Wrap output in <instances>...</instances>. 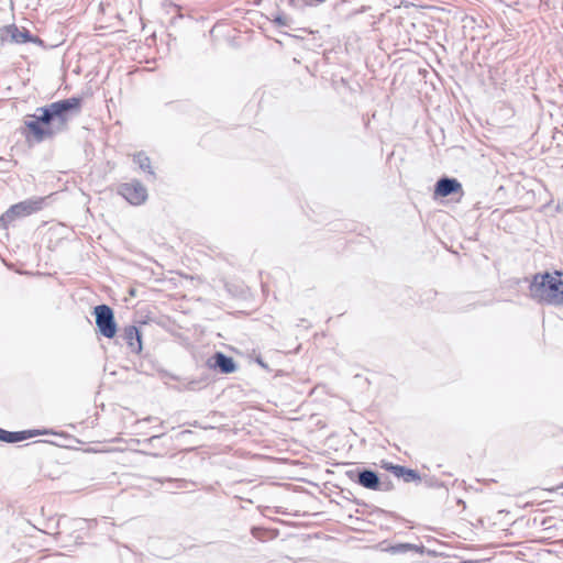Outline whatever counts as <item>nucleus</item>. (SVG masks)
I'll use <instances>...</instances> for the list:
<instances>
[{
	"instance_id": "22",
	"label": "nucleus",
	"mask_w": 563,
	"mask_h": 563,
	"mask_svg": "<svg viewBox=\"0 0 563 563\" xmlns=\"http://www.w3.org/2000/svg\"><path fill=\"white\" fill-rule=\"evenodd\" d=\"M158 435H153L150 440H154V439H157Z\"/></svg>"
},
{
	"instance_id": "1",
	"label": "nucleus",
	"mask_w": 563,
	"mask_h": 563,
	"mask_svg": "<svg viewBox=\"0 0 563 563\" xmlns=\"http://www.w3.org/2000/svg\"><path fill=\"white\" fill-rule=\"evenodd\" d=\"M81 107V97L58 100L37 108L36 112L38 114H29L24 124L36 142H43L46 139L53 137L56 133L66 131L70 118L79 114Z\"/></svg>"
},
{
	"instance_id": "14",
	"label": "nucleus",
	"mask_w": 563,
	"mask_h": 563,
	"mask_svg": "<svg viewBox=\"0 0 563 563\" xmlns=\"http://www.w3.org/2000/svg\"><path fill=\"white\" fill-rule=\"evenodd\" d=\"M387 470H389L396 477L402 478L407 472V467L401 465H393L390 464Z\"/></svg>"
},
{
	"instance_id": "10",
	"label": "nucleus",
	"mask_w": 563,
	"mask_h": 563,
	"mask_svg": "<svg viewBox=\"0 0 563 563\" xmlns=\"http://www.w3.org/2000/svg\"><path fill=\"white\" fill-rule=\"evenodd\" d=\"M434 194L440 197H448L454 194H463L461 183L455 178L442 177L435 184Z\"/></svg>"
},
{
	"instance_id": "19",
	"label": "nucleus",
	"mask_w": 563,
	"mask_h": 563,
	"mask_svg": "<svg viewBox=\"0 0 563 563\" xmlns=\"http://www.w3.org/2000/svg\"><path fill=\"white\" fill-rule=\"evenodd\" d=\"M382 487H388V490L390 489V483H384L383 482V486Z\"/></svg>"
},
{
	"instance_id": "15",
	"label": "nucleus",
	"mask_w": 563,
	"mask_h": 563,
	"mask_svg": "<svg viewBox=\"0 0 563 563\" xmlns=\"http://www.w3.org/2000/svg\"><path fill=\"white\" fill-rule=\"evenodd\" d=\"M11 218H7V211L0 217V228H7L11 223Z\"/></svg>"
},
{
	"instance_id": "9",
	"label": "nucleus",
	"mask_w": 563,
	"mask_h": 563,
	"mask_svg": "<svg viewBox=\"0 0 563 563\" xmlns=\"http://www.w3.org/2000/svg\"><path fill=\"white\" fill-rule=\"evenodd\" d=\"M119 339L128 345L132 353H140L142 351L141 333L135 325L124 327Z\"/></svg>"
},
{
	"instance_id": "5",
	"label": "nucleus",
	"mask_w": 563,
	"mask_h": 563,
	"mask_svg": "<svg viewBox=\"0 0 563 563\" xmlns=\"http://www.w3.org/2000/svg\"><path fill=\"white\" fill-rule=\"evenodd\" d=\"M349 477L363 486L364 488L372 490H384L387 492L388 487H382L383 482L378 474L372 470L363 468L357 471L347 472Z\"/></svg>"
},
{
	"instance_id": "2",
	"label": "nucleus",
	"mask_w": 563,
	"mask_h": 563,
	"mask_svg": "<svg viewBox=\"0 0 563 563\" xmlns=\"http://www.w3.org/2000/svg\"><path fill=\"white\" fill-rule=\"evenodd\" d=\"M561 276L562 273L560 272H555L554 276L550 273L536 275L530 285L531 296L549 303H562L563 280Z\"/></svg>"
},
{
	"instance_id": "12",
	"label": "nucleus",
	"mask_w": 563,
	"mask_h": 563,
	"mask_svg": "<svg viewBox=\"0 0 563 563\" xmlns=\"http://www.w3.org/2000/svg\"><path fill=\"white\" fill-rule=\"evenodd\" d=\"M133 161L135 164L139 165V167L142 170L147 172L148 175L152 176L153 178L155 177V174L151 168V159L144 152H139V153L134 154Z\"/></svg>"
},
{
	"instance_id": "13",
	"label": "nucleus",
	"mask_w": 563,
	"mask_h": 563,
	"mask_svg": "<svg viewBox=\"0 0 563 563\" xmlns=\"http://www.w3.org/2000/svg\"><path fill=\"white\" fill-rule=\"evenodd\" d=\"M404 482L411 483V482H419L421 479L420 474L411 468H408L405 476L402 477Z\"/></svg>"
},
{
	"instance_id": "11",
	"label": "nucleus",
	"mask_w": 563,
	"mask_h": 563,
	"mask_svg": "<svg viewBox=\"0 0 563 563\" xmlns=\"http://www.w3.org/2000/svg\"><path fill=\"white\" fill-rule=\"evenodd\" d=\"M47 431H40V430H26V431H7L0 428V440L7 443H15L20 441H24L26 439L40 435V434H46Z\"/></svg>"
},
{
	"instance_id": "8",
	"label": "nucleus",
	"mask_w": 563,
	"mask_h": 563,
	"mask_svg": "<svg viewBox=\"0 0 563 563\" xmlns=\"http://www.w3.org/2000/svg\"><path fill=\"white\" fill-rule=\"evenodd\" d=\"M210 368L219 369L222 374H231L236 371L234 360L222 352H216L208 361Z\"/></svg>"
},
{
	"instance_id": "20",
	"label": "nucleus",
	"mask_w": 563,
	"mask_h": 563,
	"mask_svg": "<svg viewBox=\"0 0 563 563\" xmlns=\"http://www.w3.org/2000/svg\"><path fill=\"white\" fill-rule=\"evenodd\" d=\"M461 563H481V562H478V561H471V560H468V561H463V562H461Z\"/></svg>"
},
{
	"instance_id": "18",
	"label": "nucleus",
	"mask_w": 563,
	"mask_h": 563,
	"mask_svg": "<svg viewBox=\"0 0 563 563\" xmlns=\"http://www.w3.org/2000/svg\"><path fill=\"white\" fill-rule=\"evenodd\" d=\"M257 363H258L262 367H265V368H266V365L263 363V361H262V360H260V358H258V360H257Z\"/></svg>"
},
{
	"instance_id": "16",
	"label": "nucleus",
	"mask_w": 563,
	"mask_h": 563,
	"mask_svg": "<svg viewBox=\"0 0 563 563\" xmlns=\"http://www.w3.org/2000/svg\"><path fill=\"white\" fill-rule=\"evenodd\" d=\"M274 23L279 25V26H284L287 24V19L286 16L284 15H277L275 19H274Z\"/></svg>"
},
{
	"instance_id": "6",
	"label": "nucleus",
	"mask_w": 563,
	"mask_h": 563,
	"mask_svg": "<svg viewBox=\"0 0 563 563\" xmlns=\"http://www.w3.org/2000/svg\"><path fill=\"white\" fill-rule=\"evenodd\" d=\"M0 41L7 42L10 41L12 43L22 44L27 42H41V40L36 36H33L29 30L19 29L15 24L5 25L0 29Z\"/></svg>"
},
{
	"instance_id": "17",
	"label": "nucleus",
	"mask_w": 563,
	"mask_h": 563,
	"mask_svg": "<svg viewBox=\"0 0 563 563\" xmlns=\"http://www.w3.org/2000/svg\"><path fill=\"white\" fill-rule=\"evenodd\" d=\"M409 548H410V544H400V545H399V549H400L401 551H405V550H407V549H409Z\"/></svg>"
},
{
	"instance_id": "7",
	"label": "nucleus",
	"mask_w": 563,
	"mask_h": 563,
	"mask_svg": "<svg viewBox=\"0 0 563 563\" xmlns=\"http://www.w3.org/2000/svg\"><path fill=\"white\" fill-rule=\"evenodd\" d=\"M118 191L134 206H140L147 199L146 188L137 180L120 185Z\"/></svg>"
},
{
	"instance_id": "3",
	"label": "nucleus",
	"mask_w": 563,
	"mask_h": 563,
	"mask_svg": "<svg viewBox=\"0 0 563 563\" xmlns=\"http://www.w3.org/2000/svg\"><path fill=\"white\" fill-rule=\"evenodd\" d=\"M93 314L99 333L107 339H113L117 335L118 325L112 308L108 305L96 306Z\"/></svg>"
},
{
	"instance_id": "21",
	"label": "nucleus",
	"mask_w": 563,
	"mask_h": 563,
	"mask_svg": "<svg viewBox=\"0 0 563 563\" xmlns=\"http://www.w3.org/2000/svg\"><path fill=\"white\" fill-rule=\"evenodd\" d=\"M256 531H257V529H253V530H252V533H253V536H254V537H257Z\"/></svg>"
},
{
	"instance_id": "4",
	"label": "nucleus",
	"mask_w": 563,
	"mask_h": 563,
	"mask_svg": "<svg viewBox=\"0 0 563 563\" xmlns=\"http://www.w3.org/2000/svg\"><path fill=\"white\" fill-rule=\"evenodd\" d=\"M45 198L43 197L30 198L18 202L7 210V218H11V220L14 221L15 219L31 216L42 210Z\"/></svg>"
}]
</instances>
